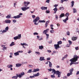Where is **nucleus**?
Listing matches in <instances>:
<instances>
[{
	"instance_id": "f257e3e1",
	"label": "nucleus",
	"mask_w": 79,
	"mask_h": 79,
	"mask_svg": "<svg viewBox=\"0 0 79 79\" xmlns=\"http://www.w3.org/2000/svg\"><path fill=\"white\" fill-rule=\"evenodd\" d=\"M30 4V2H24L23 3V5L24 7H22L21 8V10L23 11H25L30 8V7H27V6L29 4Z\"/></svg>"
},
{
	"instance_id": "f03ea898",
	"label": "nucleus",
	"mask_w": 79,
	"mask_h": 79,
	"mask_svg": "<svg viewBox=\"0 0 79 79\" xmlns=\"http://www.w3.org/2000/svg\"><path fill=\"white\" fill-rule=\"evenodd\" d=\"M40 18L39 17H37L33 20V22L35 23L34 24L35 25H38V23H36V22L38 21V20H40Z\"/></svg>"
},
{
	"instance_id": "7ed1b4c3",
	"label": "nucleus",
	"mask_w": 79,
	"mask_h": 79,
	"mask_svg": "<svg viewBox=\"0 0 79 79\" xmlns=\"http://www.w3.org/2000/svg\"><path fill=\"white\" fill-rule=\"evenodd\" d=\"M61 72H60L59 71L57 70L56 71L55 74L56 75L58 76V77L60 78L61 77Z\"/></svg>"
},
{
	"instance_id": "20e7f679",
	"label": "nucleus",
	"mask_w": 79,
	"mask_h": 79,
	"mask_svg": "<svg viewBox=\"0 0 79 79\" xmlns=\"http://www.w3.org/2000/svg\"><path fill=\"white\" fill-rule=\"evenodd\" d=\"M23 15L22 13H20L19 15H17L16 16H14V17H12L13 18H15V19H19L21 17L20 15Z\"/></svg>"
},
{
	"instance_id": "39448f33",
	"label": "nucleus",
	"mask_w": 79,
	"mask_h": 79,
	"mask_svg": "<svg viewBox=\"0 0 79 79\" xmlns=\"http://www.w3.org/2000/svg\"><path fill=\"white\" fill-rule=\"evenodd\" d=\"M25 75V73L24 72H22L20 73V74H18V76L19 77V78H22L23 76V75Z\"/></svg>"
},
{
	"instance_id": "423d86ee",
	"label": "nucleus",
	"mask_w": 79,
	"mask_h": 79,
	"mask_svg": "<svg viewBox=\"0 0 79 79\" xmlns=\"http://www.w3.org/2000/svg\"><path fill=\"white\" fill-rule=\"evenodd\" d=\"M16 76H13L12 77V79H17L18 77H19V74H16Z\"/></svg>"
},
{
	"instance_id": "0eeeda50",
	"label": "nucleus",
	"mask_w": 79,
	"mask_h": 79,
	"mask_svg": "<svg viewBox=\"0 0 79 79\" xmlns=\"http://www.w3.org/2000/svg\"><path fill=\"white\" fill-rule=\"evenodd\" d=\"M20 52L22 53V52H23L21 51V52L20 51H19L16 52L14 53V55H15V56H17V55H19V53Z\"/></svg>"
},
{
	"instance_id": "6e6552de",
	"label": "nucleus",
	"mask_w": 79,
	"mask_h": 79,
	"mask_svg": "<svg viewBox=\"0 0 79 79\" xmlns=\"http://www.w3.org/2000/svg\"><path fill=\"white\" fill-rule=\"evenodd\" d=\"M54 47L55 48V49H56V50H57L58 48H60V45H58V44H55Z\"/></svg>"
},
{
	"instance_id": "1a4fd4ad",
	"label": "nucleus",
	"mask_w": 79,
	"mask_h": 79,
	"mask_svg": "<svg viewBox=\"0 0 79 79\" xmlns=\"http://www.w3.org/2000/svg\"><path fill=\"white\" fill-rule=\"evenodd\" d=\"M40 61H44L45 60V59H44V57L41 56L40 58Z\"/></svg>"
},
{
	"instance_id": "9d476101",
	"label": "nucleus",
	"mask_w": 79,
	"mask_h": 79,
	"mask_svg": "<svg viewBox=\"0 0 79 79\" xmlns=\"http://www.w3.org/2000/svg\"><path fill=\"white\" fill-rule=\"evenodd\" d=\"M22 65V64H16V66L17 68H19V67H20Z\"/></svg>"
},
{
	"instance_id": "9b49d317",
	"label": "nucleus",
	"mask_w": 79,
	"mask_h": 79,
	"mask_svg": "<svg viewBox=\"0 0 79 79\" xmlns=\"http://www.w3.org/2000/svg\"><path fill=\"white\" fill-rule=\"evenodd\" d=\"M47 8H48L47 7H44V6H42L41 8V9L43 10H47Z\"/></svg>"
},
{
	"instance_id": "f8f14e48",
	"label": "nucleus",
	"mask_w": 79,
	"mask_h": 79,
	"mask_svg": "<svg viewBox=\"0 0 79 79\" xmlns=\"http://www.w3.org/2000/svg\"><path fill=\"white\" fill-rule=\"evenodd\" d=\"M71 63L70 64V66H71V65H72V64H78V62H77V63H74V62H73L72 61H71Z\"/></svg>"
},
{
	"instance_id": "ddd939ff",
	"label": "nucleus",
	"mask_w": 79,
	"mask_h": 79,
	"mask_svg": "<svg viewBox=\"0 0 79 79\" xmlns=\"http://www.w3.org/2000/svg\"><path fill=\"white\" fill-rule=\"evenodd\" d=\"M53 10L54 11V13L56 14V13L57 11L58 10V8L56 7L55 8L53 9Z\"/></svg>"
},
{
	"instance_id": "4468645a",
	"label": "nucleus",
	"mask_w": 79,
	"mask_h": 79,
	"mask_svg": "<svg viewBox=\"0 0 79 79\" xmlns=\"http://www.w3.org/2000/svg\"><path fill=\"white\" fill-rule=\"evenodd\" d=\"M5 23H11V21L10 20H6L5 21Z\"/></svg>"
},
{
	"instance_id": "2eb2a0df",
	"label": "nucleus",
	"mask_w": 79,
	"mask_h": 79,
	"mask_svg": "<svg viewBox=\"0 0 79 79\" xmlns=\"http://www.w3.org/2000/svg\"><path fill=\"white\" fill-rule=\"evenodd\" d=\"M64 16V14L62 13L60 15L59 17L60 18H61L62 17Z\"/></svg>"
},
{
	"instance_id": "dca6fc26",
	"label": "nucleus",
	"mask_w": 79,
	"mask_h": 79,
	"mask_svg": "<svg viewBox=\"0 0 79 79\" xmlns=\"http://www.w3.org/2000/svg\"><path fill=\"white\" fill-rule=\"evenodd\" d=\"M48 30H49V29H47L46 30L44 31L43 32V34H44V33H46L48 32Z\"/></svg>"
},
{
	"instance_id": "f3484780",
	"label": "nucleus",
	"mask_w": 79,
	"mask_h": 79,
	"mask_svg": "<svg viewBox=\"0 0 79 79\" xmlns=\"http://www.w3.org/2000/svg\"><path fill=\"white\" fill-rule=\"evenodd\" d=\"M49 66L50 68H52V63L50 61H49Z\"/></svg>"
},
{
	"instance_id": "a211bd4d",
	"label": "nucleus",
	"mask_w": 79,
	"mask_h": 79,
	"mask_svg": "<svg viewBox=\"0 0 79 79\" xmlns=\"http://www.w3.org/2000/svg\"><path fill=\"white\" fill-rule=\"evenodd\" d=\"M74 70V69L73 68H72L71 69L69 70V71L71 74H73V72Z\"/></svg>"
},
{
	"instance_id": "6ab92c4d",
	"label": "nucleus",
	"mask_w": 79,
	"mask_h": 79,
	"mask_svg": "<svg viewBox=\"0 0 79 79\" xmlns=\"http://www.w3.org/2000/svg\"><path fill=\"white\" fill-rule=\"evenodd\" d=\"M34 75H35V77H37L40 76V73H38L36 74H34Z\"/></svg>"
},
{
	"instance_id": "aec40b11",
	"label": "nucleus",
	"mask_w": 79,
	"mask_h": 79,
	"mask_svg": "<svg viewBox=\"0 0 79 79\" xmlns=\"http://www.w3.org/2000/svg\"><path fill=\"white\" fill-rule=\"evenodd\" d=\"M56 71L55 69H52V73H53V72L54 73L53 74V75H55L56 74Z\"/></svg>"
},
{
	"instance_id": "412c9836",
	"label": "nucleus",
	"mask_w": 79,
	"mask_h": 79,
	"mask_svg": "<svg viewBox=\"0 0 79 79\" xmlns=\"http://www.w3.org/2000/svg\"><path fill=\"white\" fill-rule=\"evenodd\" d=\"M71 3H72V5H71L72 6H71V7H73V6L74 5V1H72L71 2Z\"/></svg>"
},
{
	"instance_id": "4be33fe9",
	"label": "nucleus",
	"mask_w": 79,
	"mask_h": 79,
	"mask_svg": "<svg viewBox=\"0 0 79 79\" xmlns=\"http://www.w3.org/2000/svg\"><path fill=\"white\" fill-rule=\"evenodd\" d=\"M13 66V65L12 64L8 65H7V67L8 68H12Z\"/></svg>"
},
{
	"instance_id": "5701e85b",
	"label": "nucleus",
	"mask_w": 79,
	"mask_h": 79,
	"mask_svg": "<svg viewBox=\"0 0 79 79\" xmlns=\"http://www.w3.org/2000/svg\"><path fill=\"white\" fill-rule=\"evenodd\" d=\"M46 21H44V20H39L38 23H45Z\"/></svg>"
},
{
	"instance_id": "b1692460",
	"label": "nucleus",
	"mask_w": 79,
	"mask_h": 79,
	"mask_svg": "<svg viewBox=\"0 0 79 79\" xmlns=\"http://www.w3.org/2000/svg\"><path fill=\"white\" fill-rule=\"evenodd\" d=\"M72 40H77V37H73L72 38Z\"/></svg>"
},
{
	"instance_id": "393cba45",
	"label": "nucleus",
	"mask_w": 79,
	"mask_h": 79,
	"mask_svg": "<svg viewBox=\"0 0 79 79\" xmlns=\"http://www.w3.org/2000/svg\"><path fill=\"white\" fill-rule=\"evenodd\" d=\"M39 49L40 50H42V49H43V48H44V47L43 46H39Z\"/></svg>"
},
{
	"instance_id": "a878e982",
	"label": "nucleus",
	"mask_w": 79,
	"mask_h": 79,
	"mask_svg": "<svg viewBox=\"0 0 79 79\" xmlns=\"http://www.w3.org/2000/svg\"><path fill=\"white\" fill-rule=\"evenodd\" d=\"M54 75L55 74H53V75H51V77L52 78H55V76Z\"/></svg>"
},
{
	"instance_id": "bb28decb",
	"label": "nucleus",
	"mask_w": 79,
	"mask_h": 79,
	"mask_svg": "<svg viewBox=\"0 0 79 79\" xmlns=\"http://www.w3.org/2000/svg\"><path fill=\"white\" fill-rule=\"evenodd\" d=\"M62 44V42L61 41H60L57 42V44L60 45V44Z\"/></svg>"
},
{
	"instance_id": "cd10ccee",
	"label": "nucleus",
	"mask_w": 79,
	"mask_h": 79,
	"mask_svg": "<svg viewBox=\"0 0 79 79\" xmlns=\"http://www.w3.org/2000/svg\"><path fill=\"white\" fill-rule=\"evenodd\" d=\"M18 39H20L21 38V34L18 35Z\"/></svg>"
},
{
	"instance_id": "c85d7f7f",
	"label": "nucleus",
	"mask_w": 79,
	"mask_h": 79,
	"mask_svg": "<svg viewBox=\"0 0 79 79\" xmlns=\"http://www.w3.org/2000/svg\"><path fill=\"white\" fill-rule=\"evenodd\" d=\"M14 42H12L11 43L10 45V46H12L13 45H15V44H14Z\"/></svg>"
},
{
	"instance_id": "c756f323",
	"label": "nucleus",
	"mask_w": 79,
	"mask_h": 79,
	"mask_svg": "<svg viewBox=\"0 0 79 79\" xmlns=\"http://www.w3.org/2000/svg\"><path fill=\"white\" fill-rule=\"evenodd\" d=\"M45 34H46V35L47 36L46 39H48L49 38V35L48 34H46V33H45Z\"/></svg>"
},
{
	"instance_id": "7c9ffc66",
	"label": "nucleus",
	"mask_w": 79,
	"mask_h": 79,
	"mask_svg": "<svg viewBox=\"0 0 79 79\" xmlns=\"http://www.w3.org/2000/svg\"><path fill=\"white\" fill-rule=\"evenodd\" d=\"M11 16V15H8L6 17V18H8V19H10V17Z\"/></svg>"
},
{
	"instance_id": "2f4dec72",
	"label": "nucleus",
	"mask_w": 79,
	"mask_h": 79,
	"mask_svg": "<svg viewBox=\"0 0 79 79\" xmlns=\"http://www.w3.org/2000/svg\"><path fill=\"white\" fill-rule=\"evenodd\" d=\"M73 13H77V10H76V9L73 8Z\"/></svg>"
},
{
	"instance_id": "473e14b6",
	"label": "nucleus",
	"mask_w": 79,
	"mask_h": 79,
	"mask_svg": "<svg viewBox=\"0 0 79 79\" xmlns=\"http://www.w3.org/2000/svg\"><path fill=\"white\" fill-rule=\"evenodd\" d=\"M18 39V36L15 37L14 38V39L15 40H16Z\"/></svg>"
},
{
	"instance_id": "72a5a7b5",
	"label": "nucleus",
	"mask_w": 79,
	"mask_h": 79,
	"mask_svg": "<svg viewBox=\"0 0 79 79\" xmlns=\"http://www.w3.org/2000/svg\"><path fill=\"white\" fill-rule=\"evenodd\" d=\"M72 74H73L72 73H68V74H67V76H68V77H69V76H70V75H72Z\"/></svg>"
},
{
	"instance_id": "f704fd0d",
	"label": "nucleus",
	"mask_w": 79,
	"mask_h": 79,
	"mask_svg": "<svg viewBox=\"0 0 79 79\" xmlns=\"http://www.w3.org/2000/svg\"><path fill=\"white\" fill-rule=\"evenodd\" d=\"M35 75H34V76H31L30 77V78H35Z\"/></svg>"
},
{
	"instance_id": "c9c22d12",
	"label": "nucleus",
	"mask_w": 79,
	"mask_h": 79,
	"mask_svg": "<svg viewBox=\"0 0 79 79\" xmlns=\"http://www.w3.org/2000/svg\"><path fill=\"white\" fill-rule=\"evenodd\" d=\"M69 43V44L70 45H71L72 44V43H73V42H71L70 40H69L68 41Z\"/></svg>"
},
{
	"instance_id": "e433bc0d",
	"label": "nucleus",
	"mask_w": 79,
	"mask_h": 79,
	"mask_svg": "<svg viewBox=\"0 0 79 79\" xmlns=\"http://www.w3.org/2000/svg\"><path fill=\"white\" fill-rule=\"evenodd\" d=\"M32 72V70L30 69L28 70V71L27 72V73H31Z\"/></svg>"
},
{
	"instance_id": "4c0bfd02",
	"label": "nucleus",
	"mask_w": 79,
	"mask_h": 79,
	"mask_svg": "<svg viewBox=\"0 0 79 79\" xmlns=\"http://www.w3.org/2000/svg\"><path fill=\"white\" fill-rule=\"evenodd\" d=\"M59 8L60 9V10H64V8L63 7H60Z\"/></svg>"
},
{
	"instance_id": "58836bf2",
	"label": "nucleus",
	"mask_w": 79,
	"mask_h": 79,
	"mask_svg": "<svg viewBox=\"0 0 79 79\" xmlns=\"http://www.w3.org/2000/svg\"><path fill=\"white\" fill-rule=\"evenodd\" d=\"M69 13H66V14L65 15L66 17H68V16H69Z\"/></svg>"
},
{
	"instance_id": "ea45409f",
	"label": "nucleus",
	"mask_w": 79,
	"mask_h": 79,
	"mask_svg": "<svg viewBox=\"0 0 79 79\" xmlns=\"http://www.w3.org/2000/svg\"><path fill=\"white\" fill-rule=\"evenodd\" d=\"M35 53H36L37 54H38V55H40V53L39 52H35Z\"/></svg>"
},
{
	"instance_id": "a19ab883",
	"label": "nucleus",
	"mask_w": 79,
	"mask_h": 79,
	"mask_svg": "<svg viewBox=\"0 0 79 79\" xmlns=\"http://www.w3.org/2000/svg\"><path fill=\"white\" fill-rule=\"evenodd\" d=\"M67 35H70V32L69 31H67Z\"/></svg>"
},
{
	"instance_id": "79ce46f5",
	"label": "nucleus",
	"mask_w": 79,
	"mask_h": 79,
	"mask_svg": "<svg viewBox=\"0 0 79 79\" xmlns=\"http://www.w3.org/2000/svg\"><path fill=\"white\" fill-rule=\"evenodd\" d=\"M9 29V27H6V28H5V30L8 31Z\"/></svg>"
},
{
	"instance_id": "37998d69",
	"label": "nucleus",
	"mask_w": 79,
	"mask_h": 79,
	"mask_svg": "<svg viewBox=\"0 0 79 79\" xmlns=\"http://www.w3.org/2000/svg\"><path fill=\"white\" fill-rule=\"evenodd\" d=\"M33 73H35L36 72H37L36 70V69H34L33 71H32Z\"/></svg>"
},
{
	"instance_id": "c03bdc74",
	"label": "nucleus",
	"mask_w": 79,
	"mask_h": 79,
	"mask_svg": "<svg viewBox=\"0 0 79 79\" xmlns=\"http://www.w3.org/2000/svg\"><path fill=\"white\" fill-rule=\"evenodd\" d=\"M56 19H58V15H56Z\"/></svg>"
},
{
	"instance_id": "a18cd8bd",
	"label": "nucleus",
	"mask_w": 79,
	"mask_h": 79,
	"mask_svg": "<svg viewBox=\"0 0 79 79\" xmlns=\"http://www.w3.org/2000/svg\"><path fill=\"white\" fill-rule=\"evenodd\" d=\"M55 32V31L53 30H52L50 31V32L51 33H53Z\"/></svg>"
},
{
	"instance_id": "49530a36",
	"label": "nucleus",
	"mask_w": 79,
	"mask_h": 79,
	"mask_svg": "<svg viewBox=\"0 0 79 79\" xmlns=\"http://www.w3.org/2000/svg\"><path fill=\"white\" fill-rule=\"evenodd\" d=\"M26 45V44L23 43V44L21 43V45L22 46H23Z\"/></svg>"
},
{
	"instance_id": "de8ad7c7",
	"label": "nucleus",
	"mask_w": 79,
	"mask_h": 79,
	"mask_svg": "<svg viewBox=\"0 0 79 79\" xmlns=\"http://www.w3.org/2000/svg\"><path fill=\"white\" fill-rule=\"evenodd\" d=\"M68 78V77L67 76H65L64 77L63 79H66Z\"/></svg>"
},
{
	"instance_id": "09e8293b",
	"label": "nucleus",
	"mask_w": 79,
	"mask_h": 79,
	"mask_svg": "<svg viewBox=\"0 0 79 79\" xmlns=\"http://www.w3.org/2000/svg\"><path fill=\"white\" fill-rule=\"evenodd\" d=\"M13 22H14V23H15L17 22V21H16V20L14 19V20H13Z\"/></svg>"
},
{
	"instance_id": "8fccbe9b",
	"label": "nucleus",
	"mask_w": 79,
	"mask_h": 79,
	"mask_svg": "<svg viewBox=\"0 0 79 79\" xmlns=\"http://www.w3.org/2000/svg\"><path fill=\"white\" fill-rule=\"evenodd\" d=\"M6 30H3V31H2V33H4V32H6Z\"/></svg>"
},
{
	"instance_id": "3c124183",
	"label": "nucleus",
	"mask_w": 79,
	"mask_h": 79,
	"mask_svg": "<svg viewBox=\"0 0 79 79\" xmlns=\"http://www.w3.org/2000/svg\"><path fill=\"white\" fill-rule=\"evenodd\" d=\"M75 48L76 50H79V48L78 47H76Z\"/></svg>"
},
{
	"instance_id": "603ef678",
	"label": "nucleus",
	"mask_w": 79,
	"mask_h": 79,
	"mask_svg": "<svg viewBox=\"0 0 79 79\" xmlns=\"http://www.w3.org/2000/svg\"><path fill=\"white\" fill-rule=\"evenodd\" d=\"M34 35H38V33H37V32H35L34 33Z\"/></svg>"
},
{
	"instance_id": "864d4df0",
	"label": "nucleus",
	"mask_w": 79,
	"mask_h": 79,
	"mask_svg": "<svg viewBox=\"0 0 79 79\" xmlns=\"http://www.w3.org/2000/svg\"><path fill=\"white\" fill-rule=\"evenodd\" d=\"M70 45H69V44H67L66 46L67 47H70Z\"/></svg>"
},
{
	"instance_id": "5fc2aeb1",
	"label": "nucleus",
	"mask_w": 79,
	"mask_h": 79,
	"mask_svg": "<svg viewBox=\"0 0 79 79\" xmlns=\"http://www.w3.org/2000/svg\"><path fill=\"white\" fill-rule=\"evenodd\" d=\"M46 13H49L50 12V11H46Z\"/></svg>"
},
{
	"instance_id": "6e6d98bb",
	"label": "nucleus",
	"mask_w": 79,
	"mask_h": 79,
	"mask_svg": "<svg viewBox=\"0 0 79 79\" xmlns=\"http://www.w3.org/2000/svg\"><path fill=\"white\" fill-rule=\"evenodd\" d=\"M46 2H48V3H49L50 2V0H47Z\"/></svg>"
},
{
	"instance_id": "4d7b16f0",
	"label": "nucleus",
	"mask_w": 79,
	"mask_h": 79,
	"mask_svg": "<svg viewBox=\"0 0 79 79\" xmlns=\"http://www.w3.org/2000/svg\"><path fill=\"white\" fill-rule=\"evenodd\" d=\"M51 60V58L50 57H49L47 58V60Z\"/></svg>"
},
{
	"instance_id": "13d9d810",
	"label": "nucleus",
	"mask_w": 79,
	"mask_h": 79,
	"mask_svg": "<svg viewBox=\"0 0 79 79\" xmlns=\"http://www.w3.org/2000/svg\"><path fill=\"white\" fill-rule=\"evenodd\" d=\"M51 52L52 51L50 50H48L47 51V52H48V53H51Z\"/></svg>"
},
{
	"instance_id": "bf43d9fd",
	"label": "nucleus",
	"mask_w": 79,
	"mask_h": 79,
	"mask_svg": "<svg viewBox=\"0 0 79 79\" xmlns=\"http://www.w3.org/2000/svg\"><path fill=\"white\" fill-rule=\"evenodd\" d=\"M35 70H36V71H40V69H35Z\"/></svg>"
},
{
	"instance_id": "052dcab7",
	"label": "nucleus",
	"mask_w": 79,
	"mask_h": 79,
	"mask_svg": "<svg viewBox=\"0 0 79 79\" xmlns=\"http://www.w3.org/2000/svg\"><path fill=\"white\" fill-rule=\"evenodd\" d=\"M50 23V21H47L45 23H46L47 24H48V23Z\"/></svg>"
},
{
	"instance_id": "680f3d73",
	"label": "nucleus",
	"mask_w": 79,
	"mask_h": 79,
	"mask_svg": "<svg viewBox=\"0 0 79 79\" xmlns=\"http://www.w3.org/2000/svg\"><path fill=\"white\" fill-rule=\"evenodd\" d=\"M48 70L49 71H52V69L51 68H50V69H48Z\"/></svg>"
},
{
	"instance_id": "e2e57ef3",
	"label": "nucleus",
	"mask_w": 79,
	"mask_h": 79,
	"mask_svg": "<svg viewBox=\"0 0 79 79\" xmlns=\"http://www.w3.org/2000/svg\"><path fill=\"white\" fill-rule=\"evenodd\" d=\"M48 26V24H47V23H46L45 24V27H47Z\"/></svg>"
},
{
	"instance_id": "0e129e2a",
	"label": "nucleus",
	"mask_w": 79,
	"mask_h": 79,
	"mask_svg": "<svg viewBox=\"0 0 79 79\" xmlns=\"http://www.w3.org/2000/svg\"><path fill=\"white\" fill-rule=\"evenodd\" d=\"M67 56H68V55L66 54L64 56V57H65V58H67Z\"/></svg>"
},
{
	"instance_id": "69168bd1",
	"label": "nucleus",
	"mask_w": 79,
	"mask_h": 79,
	"mask_svg": "<svg viewBox=\"0 0 79 79\" xmlns=\"http://www.w3.org/2000/svg\"><path fill=\"white\" fill-rule=\"evenodd\" d=\"M60 2L61 3H63V2H64V0H61Z\"/></svg>"
},
{
	"instance_id": "338daca9",
	"label": "nucleus",
	"mask_w": 79,
	"mask_h": 79,
	"mask_svg": "<svg viewBox=\"0 0 79 79\" xmlns=\"http://www.w3.org/2000/svg\"><path fill=\"white\" fill-rule=\"evenodd\" d=\"M32 17L33 18H35V15H32Z\"/></svg>"
},
{
	"instance_id": "774afa93",
	"label": "nucleus",
	"mask_w": 79,
	"mask_h": 79,
	"mask_svg": "<svg viewBox=\"0 0 79 79\" xmlns=\"http://www.w3.org/2000/svg\"><path fill=\"white\" fill-rule=\"evenodd\" d=\"M63 21L64 22L66 23V22L67 20H66L65 19L64 20H63Z\"/></svg>"
}]
</instances>
